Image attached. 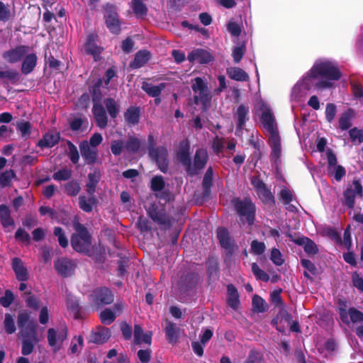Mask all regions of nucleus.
I'll return each instance as SVG.
<instances>
[{"label": "nucleus", "instance_id": "f257e3e1", "mask_svg": "<svg viewBox=\"0 0 363 363\" xmlns=\"http://www.w3.org/2000/svg\"><path fill=\"white\" fill-rule=\"evenodd\" d=\"M340 77L341 73L333 62L325 60H317L311 69L294 86L291 99L297 102L302 101L312 87L318 91L332 89Z\"/></svg>", "mask_w": 363, "mask_h": 363}, {"label": "nucleus", "instance_id": "f03ea898", "mask_svg": "<svg viewBox=\"0 0 363 363\" xmlns=\"http://www.w3.org/2000/svg\"><path fill=\"white\" fill-rule=\"evenodd\" d=\"M76 231L71 238V245L74 250L79 252L89 254L92 248L91 235L87 229L82 224H74Z\"/></svg>", "mask_w": 363, "mask_h": 363}, {"label": "nucleus", "instance_id": "7ed1b4c3", "mask_svg": "<svg viewBox=\"0 0 363 363\" xmlns=\"http://www.w3.org/2000/svg\"><path fill=\"white\" fill-rule=\"evenodd\" d=\"M256 108L262 113L261 122L269 135L278 134L275 118L269 105L260 100L257 103Z\"/></svg>", "mask_w": 363, "mask_h": 363}, {"label": "nucleus", "instance_id": "20e7f679", "mask_svg": "<svg viewBox=\"0 0 363 363\" xmlns=\"http://www.w3.org/2000/svg\"><path fill=\"white\" fill-rule=\"evenodd\" d=\"M20 335L23 340L22 354L23 355L31 354L34 346L39 342L36 326L35 325H28L27 327L21 330Z\"/></svg>", "mask_w": 363, "mask_h": 363}, {"label": "nucleus", "instance_id": "39448f33", "mask_svg": "<svg viewBox=\"0 0 363 363\" xmlns=\"http://www.w3.org/2000/svg\"><path fill=\"white\" fill-rule=\"evenodd\" d=\"M192 89L195 93V103H201L203 108H206L211 101L210 91L206 83L201 78L196 77L192 84Z\"/></svg>", "mask_w": 363, "mask_h": 363}, {"label": "nucleus", "instance_id": "423d86ee", "mask_svg": "<svg viewBox=\"0 0 363 363\" xmlns=\"http://www.w3.org/2000/svg\"><path fill=\"white\" fill-rule=\"evenodd\" d=\"M67 337V330L66 328H49L48 330V345L53 352L59 351L63 342Z\"/></svg>", "mask_w": 363, "mask_h": 363}, {"label": "nucleus", "instance_id": "0eeeda50", "mask_svg": "<svg viewBox=\"0 0 363 363\" xmlns=\"http://www.w3.org/2000/svg\"><path fill=\"white\" fill-rule=\"evenodd\" d=\"M104 18L106 25L109 30L113 33L118 34L121 31V21L114 6L109 4L106 5Z\"/></svg>", "mask_w": 363, "mask_h": 363}, {"label": "nucleus", "instance_id": "6e6552de", "mask_svg": "<svg viewBox=\"0 0 363 363\" xmlns=\"http://www.w3.org/2000/svg\"><path fill=\"white\" fill-rule=\"evenodd\" d=\"M325 156L328 160V174L337 180L340 181L345 175V169L341 165L337 164V157L334 152L330 149L325 151Z\"/></svg>", "mask_w": 363, "mask_h": 363}, {"label": "nucleus", "instance_id": "1a4fd4ad", "mask_svg": "<svg viewBox=\"0 0 363 363\" xmlns=\"http://www.w3.org/2000/svg\"><path fill=\"white\" fill-rule=\"evenodd\" d=\"M234 206L242 217H245L247 223L251 225L253 223L255 206L249 199L241 201L240 199L234 200Z\"/></svg>", "mask_w": 363, "mask_h": 363}, {"label": "nucleus", "instance_id": "9d476101", "mask_svg": "<svg viewBox=\"0 0 363 363\" xmlns=\"http://www.w3.org/2000/svg\"><path fill=\"white\" fill-rule=\"evenodd\" d=\"M363 189L358 181H354L345 191L344 196L345 199V204L350 208H352L354 206L355 198L362 196Z\"/></svg>", "mask_w": 363, "mask_h": 363}, {"label": "nucleus", "instance_id": "9b49d317", "mask_svg": "<svg viewBox=\"0 0 363 363\" xmlns=\"http://www.w3.org/2000/svg\"><path fill=\"white\" fill-rule=\"evenodd\" d=\"M251 183L256 189L259 198L264 203H274V196L265 184L257 177H252Z\"/></svg>", "mask_w": 363, "mask_h": 363}, {"label": "nucleus", "instance_id": "f8f14e48", "mask_svg": "<svg viewBox=\"0 0 363 363\" xmlns=\"http://www.w3.org/2000/svg\"><path fill=\"white\" fill-rule=\"evenodd\" d=\"M150 156L155 160L160 169L165 172L167 169V150L161 147L157 148H150Z\"/></svg>", "mask_w": 363, "mask_h": 363}, {"label": "nucleus", "instance_id": "ddd939ff", "mask_svg": "<svg viewBox=\"0 0 363 363\" xmlns=\"http://www.w3.org/2000/svg\"><path fill=\"white\" fill-rule=\"evenodd\" d=\"M93 101L94 102V104L92 111L97 125L101 128H104L107 125L108 122V118L106 116V111L103 106L97 102V101H99V97H97L96 96V94H94Z\"/></svg>", "mask_w": 363, "mask_h": 363}, {"label": "nucleus", "instance_id": "4468645a", "mask_svg": "<svg viewBox=\"0 0 363 363\" xmlns=\"http://www.w3.org/2000/svg\"><path fill=\"white\" fill-rule=\"evenodd\" d=\"M76 264L74 261L67 258L58 259L55 262L56 271L62 277H69L72 274Z\"/></svg>", "mask_w": 363, "mask_h": 363}, {"label": "nucleus", "instance_id": "2eb2a0df", "mask_svg": "<svg viewBox=\"0 0 363 363\" xmlns=\"http://www.w3.org/2000/svg\"><path fill=\"white\" fill-rule=\"evenodd\" d=\"M340 315L342 321L346 324L363 322V313L354 308H350L348 311L341 308Z\"/></svg>", "mask_w": 363, "mask_h": 363}, {"label": "nucleus", "instance_id": "dca6fc26", "mask_svg": "<svg viewBox=\"0 0 363 363\" xmlns=\"http://www.w3.org/2000/svg\"><path fill=\"white\" fill-rule=\"evenodd\" d=\"M208 160V152L205 149H199L196 152L194 165H191V170H187L191 174H196L202 169Z\"/></svg>", "mask_w": 363, "mask_h": 363}, {"label": "nucleus", "instance_id": "f3484780", "mask_svg": "<svg viewBox=\"0 0 363 363\" xmlns=\"http://www.w3.org/2000/svg\"><path fill=\"white\" fill-rule=\"evenodd\" d=\"M187 59L190 62L207 64L213 60V57L207 50L196 49L189 53Z\"/></svg>", "mask_w": 363, "mask_h": 363}, {"label": "nucleus", "instance_id": "a211bd4d", "mask_svg": "<svg viewBox=\"0 0 363 363\" xmlns=\"http://www.w3.org/2000/svg\"><path fill=\"white\" fill-rule=\"evenodd\" d=\"M79 149L82 157L88 164L94 163L98 155L97 148L90 145L88 141H83L79 145Z\"/></svg>", "mask_w": 363, "mask_h": 363}, {"label": "nucleus", "instance_id": "6ab92c4d", "mask_svg": "<svg viewBox=\"0 0 363 363\" xmlns=\"http://www.w3.org/2000/svg\"><path fill=\"white\" fill-rule=\"evenodd\" d=\"M28 52V47L21 45L8 50L3 54L4 59L9 63H15L21 60L23 56Z\"/></svg>", "mask_w": 363, "mask_h": 363}, {"label": "nucleus", "instance_id": "aec40b11", "mask_svg": "<svg viewBox=\"0 0 363 363\" xmlns=\"http://www.w3.org/2000/svg\"><path fill=\"white\" fill-rule=\"evenodd\" d=\"M190 145L187 140L181 143L177 152L179 160L186 167L187 170H191V160L189 157Z\"/></svg>", "mask_w": 363, "mask_h": 363}, {"label": "nucleus", "instance_id": "412c9836", "mask_svg": "<svg viewBox=\"0 0 363 363\" xmlns=\"http://www.w3.org/2000/svg\"><path fill=\"white\" fill-rule=\"evenodd\" d=\"M12 267L18 281H25L28 279V271L19 258L13 259Z\"/></svg>", "mask_w": 363, "mask_h": 363}, {"label": "nucleus", "instance_id": "4be33fe9", "mask_svg": "<svg viewBox=\"0 0 363 363\" xmlns=\"http://www.w3.org/2000/svg\"><path fill=\"white\" fill-rule=\"evenodd\" d=\"M94 296L99 304H110L113 301L112 292L106 288L96 289L94 292Z\"/></svg>", "mask_w": 363, "mask_h": 363}, {"label": "nucleus", "instance_id": "5701e85b", "mask_svg": "<svg viewBox=\"0 0 363 363\" xmlns=\"http://www.w3.org/2000/svg\"><path fill=\"white\" fill-rule=\"evenodd\" d=\"M249 107L245 105H240L238 107L234 113V118L236 121L238 128L242 129L246 121L249 119Z\"/></svg>", "mask_w": 363, "mask_h": 363}, {"label": "nucleus", "instance_id": "b1692460", "mask_svg": "<svg viewBox=\"0 0 363 363\" xmlns=\"http://www.w3.org/2000/svg\"><path fill=\"white\" fill-rule=\"evenodd\" d=\"M60 134L56 131L47 133L38 142V145L41 147H51L58 143Z\"/></svg>", "mask_w": 363, "mask_h": 363}, {"label": "nucleus", "instance_id": "393cba45", "mask_svg": "<svg viewBox=\"0 0 363 363\" xmlns=\"http://www.w3.org/2000/svg\"><path fill=\"white\" fill-rule=\"evenodd\" d=\"M166 337L170 343H176L179 337V328L176 324L167 321L164 328Z\"/></svg>", "mask_w": 363, "mask_h": 363}, {"label": "nucleus", "instance_id": "a878e982", "mask_svg": "<svg viewBox=\"0 0 363 363\" xmlns=\"http://www.w3.org/2000/svg\"><path fill=\"white\" fill-rule=\"evenodd\" d=\"M151 334L144 333L143 329L139 325L134 327V342L137 345L151 344Z\"/></svg>", "mask_w": 363, "mask_h": 363}, {"label": "nucleus", "instance_id": "bb28decb", "mask_svg": "<svg viewBox=\"0 0 363 363\" xmlns=\"http://www.w3.org/2000/svg\"><path fill=\"white\" fill-rule=\"evenodd\" d=\"M228 77L235 81L246 82L249 80L247 73L239 67H232L227 69Z\"/></svg>", "mask_w": 363, "mask_h": 363}, {"label": "nucleus", "instance_id": "cd10ccee", "mask_svg": "<svg viewBox=\"0 0 363 363\" xmlns=\"http://www.w3.org/2000/svg\"><path fill=\"white\" fill-rule=\"evenodd\" d=\"M150 58V53L147 50H140L135 56L134 60L130 63V67L137 69L143 67Z\"/></svg>", "mask_w": 363, "mask_h": 363}, {"label": "nucleus", "instance_id": "c85d7f7f", "mask_svg": "<svg viewBox=\"0 0 363 363\" xmlns=\"http://www.w3.org/2000/svg\"><path fill=\"white\" fill-rule=\"evenodd\" d=\"M97 36L95 34H90L88 38L86 43L84 45V51L88 54H91L94 56L99 55L101 52V48L98 47L95 42Z\"/></svg>", "mask_w": 363, "mask_h": 363}, {"label": "nucleus", "instance_id": "c756f323", "mask_svg": "<svg viewBox=\"0 0 363 363\" xmlns=\"http://www.w3.org/2000/svg\"><path fill=\"white\" fill-rule=\"evenodd\" d=\"M269 141L270 146L272 149V157L273 160L277 161L281 155V143H280V138L278 134L269 135Z\"/></svg>", "mask_w": 363, "mask_h": 363}, {"label": "nucleus", "instance_id": "7c9ffc66", "mask_svg": "<svg viewBox=\"0 0 363 363\" xmlns=\"http://www.w3.org/2000/svg\"><path fill=\"white\" fill-rule=\"evenodd\" d=\"M36 62L37 57L35 54L31 53L27 55L22 63V72L25 74L30 73L36 66Z\"/></svg>", "mask_w": 363, "mask_h": 363}, {"label": "nucleus", "instance_id": "2f4dec72", "mask_svg": "<svg viewBox=\"0 0 363 363\" xmlns=\"http://www.w3.org/2000/svg\"><path fill=\"white\" fill-rule=\"evenodd\" d=\"M96 203L97 200L94 196L86 198L85 196H80L79 197V206L85 212H91L93 208L96 206Z\"/></svg>", "mask_w": 363, "mask_h": 363}, {"label": "nucleus", "instance_id": "473e14b6", "mask_svg": "<svg viewBox=\"0 0 363 363\" xmlns=\"http://www.w3.org/2000/svg\"><path fill=\"white\" fill-rule=\"evenodd\" d=\"M147 212L150 217L155 222L162 225H165L167 223V217L166 215L163 212L157 211L155 205L148 207Z\"/></svg>", "mask_w": 363, "mask_h": 363}, {"label": "nucleus", "instance_id": "72a5a7b5", "mask_svg": "<svg viewBox=\"0 0 363 363\" xmlns=\"http://www.w3.org/2000/svg\"><path fill=\"white\" fill-rule=\"evenodd\" d=\"M354 116V111L352 109H347L342 113L339 118V128L345 130L350 128L352 125V119Z\"/></svg>", "mask_w": 363, "mask_h": 363}, {"label": "nucleus", "instance_id": "f704fd0d", "mask_svg": "<svg viewBox=\"0 0 363 363\" xmlns=\"http://www.w3.org/2000/svg\"><path fill=\"white\" fill-rule=\"evenodd\" d=\"M228 303L233 309H237L240 304L238 291L233 284L228 286Z\"/></svg>", "mask_w": 363, "mask_h": 363}, {"label": "nucleus", "instance_id": "c9c22d12", "mask_svg": "<svg viewBox=\"0 0 363 363\" xmlns=\"http://www.w3.org/2000/svg\"><path fill=\"white\" fill-rule=\"evenodd\" d=\"M101 178V174L99 171L95 170L94 172L89 173L88 175V183L86 184V191L89 194L93 195L96 190V184Z\"/></svg>", "mask_w": 363, "mask_h": 363}, {"label": "nucleus", "instance_id": "e433bc0d", "mask_svg": "<svg viewBox=\"0 0 363 363\" xmlns=\"http://www.w3.org/2000/svg\"><path fill=\"white\" fill-rule=\"evenodd\" d=\"M0 222L4 228L13 225V220L11 217L10 210L5 205L0 206Z\"/></svg>", "mask_w": 363, "mask_h": 363}, {"label": "nucleus", "instance_id": "4c0bfd02", "mask_svg": "<svg viewBox=\"0 0 363 363\" xmlns=\"http://www.w3.org/2000/svg\"><path fill=\"white\" fill-rule=\"evenodd\" d=\"M296 242L297 244L303 247L307 254L315 255L318 252V248L315 242L307 238H300Z\"/></svg>", "mask_w": 363, "mask_h": 363}, {"label": "nucleus", "instance_id": "58836bf2", "mask_svg": "<svg viewBox=\"0 0 363 363\" xmlns=\"http://www.w3.org/2000/svg\"><path fill=\"white\" fill-rule=\"evenodd\" d=\"M217 236L220 241V243L223 247L226 250H230L231 248V240L229 238V234L225 228H220L217 231Z\"/></svg>", "mask_w": 363, "mask_h": 363}, {"label": "nucleus", "instance_id": "ea45409f", "mask_svg": "<svg viewBox=\"0 0 363 363\" xmlns=\"http://www.w3.org/2000/svg\"><path fill=\"white\" fill-rule=\"evenodd\" d=\"M164 84L163 83L160 84V85L155 86L147 82H144L143 84L142 88L150 96L157 97L160 94L162 90L164 88Z\"/></svg>", "mask_w": 363, "mask_h": 363}, {"label": "nucleus", "instance_id": "a19ab883", "mask_svg": "<svg viewBox=\"0 0 363 363\" xmlns=\"http://www.w3.org/2000/svg\"><path fill=\"white\" fill-rule=\"evenodd\" d=\"M140 110L138 108L131 107L125 113V120L130 125H135L139 121Z\"/></svg>", "mask_w": 363, "mask_h": 363}, {"label": "nucleus", "instance_id": "79ce46f5", "mask_svg": "<svg viewBox=\"0 0 363 363\" xmlns=\"http://www.w3.org/2000/svg\"><path fill=\"white\" fill-rule=\"evenodd\" d=\"M108 114L113 118H115L120 111V105L113 99H107L104 101Z\"/></svg>", "mask_w": 363, "mask_h": 363}, {"label": "nucleus", "instance_id": "37998d69", "mask_svg": "<svg viewBox=\"0 0 363 363\" xmlns=\"http://www.w3.org/2000/svg\"><path fill=\"white\" fill-rule=\"evenodd\" d=\"M111 333L108 328H103L98 332L93 333L91 341L95 343H104L110 337Z\"/></svg>", "mask_w": 363, "mask_h": 363}, {"label": "nucleus", "instance_id": "c03bdc74", "mask_svg": "<svg viewBox=\"0 0 363 363\" xmlns=\"http://www.w3.org/2000/svg\"><path fill=\"white\" fill-rule=\"evenodd\" d=\"M252 306L254 311L257 313H264L268 308V306L265 301L257 295H255L252 298Z\"/></svg>", "mask_w": 363, "mask_h": 363}, {"label": "nucleus", "instance_id": "a18cd8bd", "mask_svg": "<svg viewBox=\"0 0 363 363\" xmlns=\"http://www.w3.org/2000/svg\"><path fill=\"white\" fill-rule=\"evenodd\" d=\"M140 141L135 137H130L125 143V150L128 153L138 152L140 147Z\"/></svg>", "mask_w": 363, "mask_h": 363}, {"label": "nucleus", "instance_id": "49530a36", "mask_svg": "<svg viewBox=\"0 0 363 363\" xmlns=\"http://www.w3.org/2000/svg\"><path fill=\"white\" fill-rule=\"evenodd\" d=\"M263 361V354L261 352L252 349L248 356L243 363H262Z\"/></svg>", "mask_w": 363, "mask_h": 363}, {"label": "nucleus", "instance_id": "de8ad7c7", "mask_svg": "<svg viewBox=\"0 0 363 363\" xmlns=\"http://www.w3.org/2000/svg\"><path fill=\"white\" fill-rule=\"evenodd\" d=\"M16 174L12 169L6 170L0 175V184L2 186H9L15 178Z\"/></svg>", "mask_w": 363, "mask_h": 363}, {"label": "nucleus", "instance_id": "09e8293b", "mask_svg": "<svg viewBox=\"0 0 363 363\" xmlns=\"http://www.w3.org/2000/svg\"><path fill=\"white\" fill-rule=\"evenodd\" d=\"M252 272L257 279H260L263 281H268L269 279V275L261 269L257 264L255 262L252 264Z\"/></svg>", "mask_w": 363, "mask_h": 363}, {"label": "nucleus", "instance_id": "8fccbe9b", "mask_svg": "<svg viewBox=\"0 0 363 363\" xmlns=\"http://www.w3.org/2000/svg\"><path fill=\"white\" fill-rule=\"evenodd\" d=\"M4 325V328L8 334H12L16 331L14 319L11 314H5Z\"/></svg>", "mask_w": 363, "mask_h": 363}, {"label": "nucleus", "instance_id": "3c124183", "mask_svg": "<svg viewBox=\"0 0 363 363\" xmlns=\"http://www.w3.org/2000/svg\"><path fill=\"white\" fill-rule=\"evenodd\" d=\"M245 50L246 48L244 44L238 45L233 48L232 56L235 63H238L240 62L243 55L245 52Z\"/></svg>", "mask_w": 363, "mask_h": 363}, {"label": "nucleus", "instance_id": "603ef678", "mask_svg": "<svg viewBox=\"0 0 363 363\" xmlns=\"http://www.w3.org/2000/svg\"><path fill=\"white\" fill-rule=\"evenodd\" d=\"M17 129L20 131L21 135L23 138H28L30 134V123L27 121H21L18 122L16 125Z\"/></svg>", "mask_w": 363, "mask_h": 363}, {"label": "nucleus", "instance_id": "864d4df0", "mask_svg": "<svg viewBox=\"0 0 363 363\" xmlns=\"http://www.w3.org/2000/svg\"><path fill=\"white\" fill-rule=\"evenodd\" d=\"M100 318L104 324L109 325L114 321L116 315L110 309H105L101 313Z\"/></svg>", "mask_w": 363, "mask_h": 363}, {"label": "nucleus", "instance_id": "5fc2aeb1", "mask_svg": "<svg viewBox=\"0 0 363 363\" xmlns=\"http://www.w3.org/2000/svg\"><path fill=\"white\" fill-rule=\"evenodd\" d=\"M132 8L137 16H142L146 14L147 9L140 0H133Z\"/></svg>", "mask_w": 363, "mask_h": 363}, {"label": "nucleus", "instance_id": "6e6d98bb", "mask_svg": "<svg viewBox=\"0 0 363 363\" xmlns=\"http://www.w3.org/2000/svg\"><path fill=\"white\" fill-rule=\"evenodd\" d=\"M72 175V170L70 169L65 168L58 170L53 174V179L56 181H65L70 178Z\"/></svg>", "mask_w": 363, "mask_h": 363}, {"label": "nucleus", "instance_id": "4d7b16f0", "mask_svg": "<svg viewBox=\"0 0 363 363\" xmlns=\"http://www.w3.org/2000/svg\"><path fill=\"white\" fill-rule=\"evenodd\" d=\"M67 146L68 155L71 161L74 164L77 163L79 159V155L77 147L69 141L67 142Z\"/></svg>", "mask_w": 363, "mask_h": 363}, {"label": "nucleus", "instance_id": "13d9d810", "mask_svg": "<svg viewBox=\"0 0 363 363\" xmlns=\"http://www.w3.org/2000/svg\"><path fill=\"white\" fill-rule=\"evenodd\" d=\"M83 346V338L82 336L75 337L71 343L70 351L72 354L79 353Z\"/></svg>", "mask_w": 363, "mask_h": 363}, {"label": "nucleus", "instance_id": "bf43d9fd", "mask_svg": "<svg viewBox=\"0 0 363 363\" xmlns=\"http://www.w3.org/2000/svg\"><path fill=\"white\" fill-rule=\"evenodd\" d=\"M111 152L116 155H120L123 150H125V145L122 140H113L111 143Z\"/></svg>", "mask_w": 363, "mask_h": 363}, {"label": "nucleus", "instance_id": "052dcab7", "mask_svg": "<svg viewBox=\"0 0 363 363\" xmlns=\"http://www.w3.org/2000/svg\"><path fill=\"white\" fill-rule=\"evenodd\" d=\"M30 318V314L26 311H21L17 318V323L21 330L26 328V324L28 323ZM28 325H26L27 327Z\"/></svg>", "mask_w": 363, "mask_h": 363}, {"label": "nucleus", "instance_id": "680f3d73", "mask_svg": "<svg viewBox=\"0 0 363 363\" xmlns=\"http://www.w3.org/2000/svg\"><path fill=\"white\" fill-rule=\"evenodd\" d=\"M152 352L150 349L140 350L137 356L139 360L138 363H149L151 359Z\"/></svg>", "mask_w": 363, "mask_h": 363}, {"label": "nucleus", "instance_id": "e2e57ef3", "mask_svg": "<svg viewBox=\"0 0 363 363\" xmlns=\"http://www.w3.org/2000/svg\"><path fill=\"white\" fill-rule=\"evenodd\" d=\"M14 299L13 294L10 290L5 291L4 296L0 298V305L4 308H8Z\"/></svg>", "mask_w": 363, "mask_h": 363}, {"label": "nucleus", "instance_id": "0e129e2a", "mask_svg": "<svg viewBox=\"0 0 363 363\" xmlns=\"http://www.w3.org/2000/svg\"><path fill=\"white\" fill-rule=\"evenodd\" d=\"M337 108L334 104H328L325 108V118L329 123L332 122L336 115Z\"/></svg>", "mask_w": 363, "mask_h": 363}, {"label": "nucleus", "instance_id": "69168bd1", "mask_svg": "<svg viewBox=\"0 0 363 363\" xmlns=\"http://www.w3.org/2000/svg\"><path fill=\"white\" fill-rule=\"evenodd\" d=\"M54 235L57 237L59 244L61 247H66L68 245V240L61 228L56 227L54 230Z\"/></svg>", "mask_w": 363, "mask_h": 363}, {"label": "nucleus", "instance_id": "338daca9", "mask_svg": "<svg viewBox=\"0 0 363 363\" xmlns=\"http://www.w3.org/2000/svg\"><path fill=\"white\" fill-rule=\"evenodd\" d=\"M266 247L264 242L253 240L251 243V252L255 255H262L265 251Z\"/></svg>", "mask_w": 363, "mask_h": 363}, {"label": "nucleus", "instance_id": "774afa93", "mask_svg": "<svg viewBox=\"0 0 363 363\" xmlns=\"http://www.w3.org/2000/svg\"><path fill=\"white\" fill-rule=\"evenodd\" d=\"M349 133L352 142L359 143L363 142V130L354 128L351 129Z\"/></svg>", "mask_w": 363, "mask_h": 363}]
</instances>
